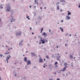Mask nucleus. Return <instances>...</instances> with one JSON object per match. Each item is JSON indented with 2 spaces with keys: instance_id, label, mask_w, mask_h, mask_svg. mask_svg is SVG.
<instances>
[{
  "instance_id": "1",
  "label": "nucleus",
  "mask_w": 80,
  "mask_h": 80,
  "mask_svg": "<svg viewBox=\"0 0 80 80\" xmlns=\"http://www.w3.org/2000/svg\"><path fill=\"white\" fill-rule=\"evenodd\" d=\"M6 11L8 12H10V10H11V8H10V6H9L8 5H7L6 7Z\"/></svg>"
},
{
  "instance_id": "2",
  "label": "nucleus",
  "mask_w": 80,
  "mask_h": 80,
  "mask_svg": "<svg viewBox=\"0 0 80 80\" xmlns=\"http://www.w3.org/2000/svg\"><path fill=\"white\" fill-rule=\"evenodd\" d=\"M16 36H17V35L20 36V35H21V31H20L19 32H17L16 33Z\"/></svg>"
},
{
  "instance_id": "3",
  "label": "nucleus",
  "mask_w": 80,
  "mask_h": 80,
  "mask_svg": "<svg viewBox=\"0 0 80 80\" xmlns=\"http://www.w3.org/2000/svg\"><path fill=\"white\" fill-rule=\"evenodd\" d=\"M42 36H44V37H47L48 35L46 33L44 32L42 34Z\"/></svg>"
},
{
  "instance_id": "4",
  "label": "nucleus",
  "mask_w": 80,
  "mask_h": 80,
  "mask_svg": "<svg viewBox=\"0 0 80 80\" xmlns=\"http://www.w3.org/2000/svg\"><path fill=\"white\" fill-rule=\"evenodd\" d=\"M44 40H45V39H44L41 38L40 41H41V42H42V43L43 44H44V43H45V41Z\"/></svg>"
},
{
  "instance_id": "5",
  "label": "nucleus",
  "mask_w": 80,
  "mask_h": 80,
  "mask_svg": "<svg viewBox=\"0 0 80 80\" xmlns=\"http://www.w3.org/2000/svg\"><path fill=\"white\" fill-rule=\"evenodd\" d=\"M27 62V64L28 65L31 64V62L30 60H28Z\"/></svg>"
},
{
  "instance_id": "6",
  "label": "nucleus",
  "mask_w": 80,
  "mask_h": 80,
  "mask_svg": "<svg viewBox=\"0 0 80 80\" xmlns=\"http://www.w3.org/2000/svg\"><path fill=\"white\" fill-rule=\"evenodd\" d=\"M39 63H42V62H43V59L41 58H40L39 59Z\"/></svg>"
},
{
  "instance_id": "7",
  "label": "nucleus",
  "mask_w": 80,
  "mask_h": 80,
  "mask_svg": "<svg viewBox=\"0 0 80 80\" xmlns=\"http://www.w3.org/2000/svg\"><path fill=\"white\" fill-rule=\"evenodd\" d=\"M66 20H70V17L69 16H68L66 17Z\"/></svg>"
},
{
  "instance_id": "8",
  "label": "nucleus",
  "mask_w": 80,
  "mask_h": 80,
  "mask_svg": "<svg viewBox=\"0 0 80 80\" xmlns=\"http://www.w3.org/2000/svg\"><path fill=\"white\" fill-rule=\"evenodd\" d=\"M31 54L33 56V57H37L36 56V55H35V53H33V52H31Z\"/></svg>"
},
{
  "instance_id": "9",
  "label": "nucleus",
  "mask_w": 80,
  "mask_h": 80,
  "mask_svg": "<svg viewBox=\"0 0 80 80\" xmlns=\"http://www.w3.org/2000/svg\"><path fill=\"white\" fill-rule=\"evenodd\" d=\"M66 68H67V67H65L64 68L63 70H62V72H64L65 70H66Z\"/></svg>"
},
{
  "instance_id": "10",
  "label": "nucleus",
  "mask_w": 80,
  "mask_h": 80,
  "mask_svg": "<svg viewBox=\"0 0 80 80\" xmlns=\"http://www.w3.org/2000/svg\"><path fill=\"white\" fill-rule=\"evenodd\" d=\"M60 2H62V3H65V1L64 0H60Z\"/></svg>"
},
{
  "instance_id": "11",
  "label": "nucleus",
  "mask_w": 80,
  "mask_h": 80,
  "mask_svg": "<svg viewBox=\"0 0 80 80\" xmlns=\"http://www.w3.org/2000/svg\"><path fill=\"white\" fill-rule=\"evenodd\" d=\"M64 66L67 67V68L68 67V66H67V63H64Z\"/></svg>"
},
{
  "instance_id": "12",
  "label": "nucleus",
  "mask_w": 80,
  "mask_h": 80,
  "mask_svg": "<svg viewBox=\"0 0 80 80\" xmlns=\"http://www.w3.org/2000/svg\"><path fill=\"white\" fill-rule=\"evenodd\" d=\"M24 60L25 62H27V58L26 57L24 58Z\"/></svg>"
},
{
  "instance_id": "13",
  "label": "nucleus",
  "mask_w": 80,
  "mask_h": 80,
  "mask_svg": "<svg viewBox=\"0 0 80 80\" xmlns=\"http://www.w3.org/2000/svg\"><path fill=\"white\" fill-rule=\"evenodd\" d=\"M43 28H42V29L41 30V31L40 33H42V32H43Z\"/></svg>"
},
{
  "instance_id": "14",
  "label": "nucleus",
  "mask_w": 80,
  "mask_h": 80,
  "mask_svg": "<svg viewBox=\"0 0 80 80\" xmlns=\"http://www.w3.org/2000/svg\"><path fill=\"white\" fill-rule=\"evenodd\" d=\"M58 64V62H56L54 63L55 65H57Z\"/></svg>"
},
{
  "instance_id": "15",
  "label": "nucleus",
  "mask_w": 80,
  "mask_h": 80,
  "mask_svg": "<svg viewBox=\"0 0 80 80\" xmlns=\"http://www.w3.org/2000/svg\"><path fill=\"white\" fill-rule=\"evenodd\" d=\"M68 15H71V12H70L69 11H68Z\"/></svg>"
},
{
  "instance_id": "16",
  "label": "nucleus",
  "mask_w": 80,
  "mask_h": 80,
  "mask_svg": "<svg viewBox=\"0 0 80 80\" xmlns=\"http://www.w3.org/2000/svg\"><path fill=\"white\" fill-rule=\"evenodd\" d=\"M57 10H59V9H60V8H59V6L58 5L57 7Z\"/></svg>"
},
{
  "instance_id": "17",
  "label": "nucleus",
  "mask_w": 80,
  "mask_h": 80,
  "mask_svg": "<svg viewBox=\"0 0 80 80\" xmlns=\"http://www.w3.org/2000/svg\"><path fill=\"white\" fill-rule=\"evenodd\" d=\"M70 57L71 58H73V56H72V55H70Z\"/></svg>"
},
{
  "instance_id": "18",
  "label": "nucleus",
  "mask_w": 80,
  "mask_h": 80,
  "mask_svg": "<svg viewBox=\"0 0 80 80\" xmlns=\"http://www.w3.org/2000/svg\"><path fill=\"white\" fill-rule=\"evenodd\" d=\"M46 58H49V57H48V55H46Z\"/></svg>"
},
{
  "instance_id": "19",
  "label": "nucleus",
  "mask_w": 80,
  "mask_h": 80,
  "mask_svg": "<svg viewBox=\"0 0 80 80\" xmlns=\"http://www.w3.org/2000/svg\"><path fill=\"white\" fill-rule=\"evenodd\" d=\"M59 3H60V2H56V5H59Z\"/></svg>"
},
{
  "instance_id": "20",
  "label": "nucleus",
  "mask_w": 80,
  "mask_h": 80,
  "mask_svg": "<svg viewBox=\"0 0 80 80\" xmlns=\"http://www.w3.org/2000/svg\"><path fill=\"white\" fill-rule=\"evenodd\" d=\"M57 60H59V61H60V59L59 58V57H58V58H57Z\"/></svg>"
},
{
  "instance_id": "21",
  "label": "nucleus",
  "mask_w": 80,
  "mask_h": 80,
  "mask_svg": "<svg viewBox=\"0 0 80 80\" xmlns=\"http://www.w3.org/2000/svg\"><path fill=\"white\" fill-rule=\"evenodd\" d=\"M0 8H2V9H3V7L0 6Z\"/></svg>"
},
{
  "instance_id": "22",
  "label": "nucleus",
  "mask_w": 80,
  "mask_h": 80,
  "mask_svg": "<svg viewBox=\"0 0 80 80\" xmlns=\"http://www.w3.org/2000/svg\"><path fill=\"white\" fill-rule=\"evenodd\" d=\"M9 58H10V57H7V59H8H8H9Z\"/></svg>"
},
{
  "instance_id": "23",
  "label": "nucleus",
  "mask_w": 80,
  "mask_h": 80,
  "mask_svg": "<svg viewBox=\"0 0 80 80\" xmlns=\"http://www.w3.org/2000/svg\"><path fill=\"white\" fill-rule=\"evenodd\" d=\"M61 31L62 32H63V29H61Z\"/></svg>"
},
{
  "instance_id": "24",
  "label": "nucleus",
  "mask_w": 80,
  "mask_h": 80,
  "mask_svg": "<svg viewBox=\"0 0 80 80\" xmlns=\"http://www.w3.org/2000/svg\"><path fill=\"white\" fill-rule=\"evenodd\" d=\"M68 53H67V52H65V54H66V55H67V54H68Z\"/></svg>"
},
{
  "instance_id": "25",
  "label": "nucleus",
  "mask_w": 80,
  "mask_h": 80,
  "mask_svg": "<svg viewBox=\"0 0 80 80\" xmlns=\"http://www.w3.org/2000/svg\"><path fill=\"white\" fill-rule=\"evenodd\" d=\"M12 21H13V22H14V21H15V19H12Z\"/></svg>"
},
{
  "instance_id": "26",
  "label": "nucleus",
  "mask_w": 80,
  "mask_h": 80,
  "mask_svg": "<svg viewBox=\"0 0 80 80\" xmlns=\"http://www.w3.org/2000/svg\"><path fill=\"white\" fill-rule=\"evenodd\" d=\"M6 61H7V63H8V59H6Z\"/></svg>"
},
{
  "instance_id": "27",
  "label": "nucleus",
  "mask_w": 80,
  "mask_h": 80,
  "mask_svg": "<svg viewBox=\"0 0 80 80\" xmlns=\"http://www.w3.org/2000/svg\"><path fill=\"white\" fill-rule=\"evenodd\" d=\"M60 10H61V12H63V10H62V9H61Z\"/></svg>"
},
{
  "instance_id": "28",
  "label": "nucleus",
  "mask_w": 80,
  "mask_h": 80,
  "mask_svg": "<svg viewBox=\"0 0 80 80\" xmlns=\"http://www.w3.org/2000/svg\"><path fill=\"white\" fill-rule=\"evenodd\" d=\"M23 40H22L20 42L21 43H22V42H23Z\"/></svg>"
},
{
  "instance_id": "29",
  "label": "nucleus",
  "mask_w": 80,
  "mask_h": 80,
  "mask_svg": "<svg viewBox=\"0 0 80 80\" xmlns=\"http://www.w3.org/2000/svg\"><path fill=\"white\" fill-rule=\"evenodd\" d=\"M0 56H1V57H2L3 56V55H2V54H1L0 55Z\"/></svg>"
},
{
  "instance_id": "30",
  "label": "nucleus",
  "mask_w": 80,
  "mask_h": 80,
  "mask_svg": "<svg viewBox=\"0 0 80 80\" xmlns=\"http://www.w3.org/2000/svg\"><path fill=\"white\" fill-rule=\"evenodd\" d=\"M61 22H63V20H62L61 21Z\"/></svg>"
},
{
  "instance_id": "31",
  "label": "nucleus",
  "mask_w": 80,
  "mask_h": 80,
  "mask_svg": "<svg viewBox=\"0 0 80 80\" xmlns=\"http://www.w3.org/2000/svg\"><path fill=\"white\" fill-rule=\"evenodd\" d=\"M49 32H51V30L50 29H49Z\"/></svg>"
},
{
  "instance_id": "32",
  "label": "nucleus",
  "mask_w": 80,
  "mask_h": 80,
  "mask_svg": "<svg viewBox=\"0 0 80 80\" xmlns=\"http://www.w3.org/2000/svg\"><path fill=\"white\" fill-rule=\"evenodd\" d=\"M27 18H29V16H28L27 17Z\"/></svg>"
},
{
  "instance_id": "33",
  "label": "nucleus",
  "mask_w": 80,
  "mask_h": 80,
  "mask_svg": "<svg viewBox=\"0 0 80 80\" xmlns=\"http://www.w3.org/2000/svg\"><path fill=\"white\" fill-rule=\"evenodd\" d=\"M1 21H2V20L1 19V18H0V22H1Z\"/></svg>"
},
{
  "instance_id": "34",
  "label": "nucleus",
  "mask_w": 80,
  "mask_h": 80,
  "mask_svg": "<svg viewBox=\"0 0 80 80\" xmlns=\"http://www.w3.org/2000/svg\"><path fill=\"white\" fill-rule=\"evenodd\" d=\"M65 46L66 47V46H67V44H65Z\"/></svg>"
},
{
  "instance_id": "35",
  "label": "nucleus",
  "mask_w": 80,
  "mask_h": 80,
  "mask_svg": "<svg viewBox=\"0 0 80 80\" xmlns=\"http://www.w3.org/2000/svg\"><path fill=\"white\" fill-rule=\"evenodd\" d=\"M40 9H41V10H42V7L40 8Z\"/></svg>"
},
{
  "instance_id": "36",
  "label": "nucleus",
  "mask_w": 80,
  "mask_h": 80,
  "mask_svg": "<svg viewBox=\"0 0 80 80\" xmlns=\"http://www.w3.org/2000/svg\"><path fill=\"white\" fill-rule=\"evenodd\" d=\"M60 29H61V30H62V28H60Z\"/></svg>"
},
{
  "instance_id": "37",
  "label": "nucleus",
  "mask_w": 80,
  "mask_h": 80,
  "mask_svg": "<svg viewBox=\"0 0 80 80\" xmlns=\"http://www.w3.org/2000/svg\"><path fill=\"white\" fill-rule=\"evenodd\" d=\"M49 80H53V79H50Z\"/></svg>"
},
{
  "instance_id": "38",
  "label": "nucleus",
  "mask_w": 80,
  "mask_h": 80,
  "mask_svg": "<svg viewBox=\"0 0 80 80\" xmlns=\"http://www.w3.org/2000/svg\"><path fill=\"white\" fill-rule=\"evenodd\" d=\"M14 76H17V74H14Z\"/></svg>"
},
{
  "instance_id": "39",
  "label": "nucleus",
  "mask_w": 80,
  "mask_h": 80,
  "mask_svg": "<svg viewBox=\"0 0 80 80\" xmlns=\"http://www.w3.org/2000/svg\"><path fill=\"white\" fill-rule=\"evenodd\" d=\"M29 7H30V8H31L32 7V6H29Z\"/></svg>"
},
{
  "instance_id": "40",
  "label": "nucleus",
  "mask_w": 80,
  "mask_h": 80,
  "mask_svg": "<svg viewBox=\"0 0 80 80\" xmlns=\"http://www.w3.org/2000/svg\"><path fill=\"white\" fill-rule=\"evenodd\" d=\"M56 67H58V66L57 65L56 66Z\"/></svg>"
},
{
  "instance_id": "41",
  "label": "nucleus",
  "mask_w": 80,
  "mask_h": 80,
  "mask_svg": "<svg viewBox=\"0 0 80 80\" xmlns=\"http://www.w3.org/2000/svg\"><path fill=\"white\" fill-rule=\"evenodd\" d=\"M43 68H45V66H43Z\"/></svg>"
},
{
  "instance_id": "42",
  "label": "nucleus",
  "mask_w": 80,
  "mask_h": 80,
  "mask_svg": "<svg viewBox=\"0 0 80 80\" xmlns=\"http://www.w3.org/2000/svg\"><path fill=\"white\" fill-rule=\"evenodd\" d=\"M78 8H80V5H79Z\"/></svg>"
},
{
  "instance_id": "43",
  "label": "nucleus",
  "mask_w": 80,
  "mask_h": 80,
  "mask_svg": "<svg viewBox=\"0 0 80 80\" xmlns=\"http://www.w3.org/2000/svg\"><path fill=\"white\" fill-rule=\"evenodd\" d=\"M32 35H33V34H34V33H33V32H32Z\"/></svg>"
},
{
  "instance_id": "44",
  "label": "nucleus",
  "mask_w": 80,
  "mask_h": 80,
  "mask_svg": "<svg viewBox=\"0 0 80 80\" xmlns=\"http://www.w3.org/2000/svg\"><path fill=\"white\" fill-rule=\"evenodd\" d=\"M69 36H70V37H71V36H72V35H71V34H70Z\"/></svg>"
},
{
  "instance_id": "45",
  "label": "nucleus",
  "mask_w": 80,
  "mask_h": 80,
  "mask_svg": "<svg viewBox=\"0 0 80 80\" xmlns=\"http://www.w3.org/2000/svg\"><path fill=\"white\" fill-rule=\"evenodd\" d=\"M30 18H28V20H30Z\"/></svg>"
},
{
  "instance_id": "46",
  "label": "nucleus",
  "mask_w": 80,
  "mask_h": 80,
  "mask_svg": "<svg viewBox=\"0 0 80 80\" xmlns=\"http://www.w3.org/2000/svg\"><path fill=\"white\" fill-rule=\"evenodd\" d=\"M10 49L9 48H8V50H10Z\"/></svg>"
},
{
  "instance_id": "47",
  "label": "nucleus",
  "mask_w": 80,
  "mask_h": 80,
  "mask_svg": "<svg viewBox=\"0 0 80 80\" xmlns=\"http://www.w3.org/2000/svg\"><path fill=\"white\" fill-rule=\"evenodd\" d=\"M46 42H48V40H46Z\"/></svg>"
},
{
  "instance_id": "48",
  "label": "nucleus",
  "mask_w": 80,
  "mask_h": 80,
  "mask_svg": "<svg viewBox=\"0 0 80 80\" xmlns=\"http://www.w3.org/2000/svg\"><path fill=\"white\" fill-rule=\"evenodd\" d=\"M44 61H45V60H46L45 59H44Z\"/></svg>"
},
{
  "instance_id": "49",
  "label": "nucleus",
  "mask_w": 80,
  "mask_h": 80,
  "mask_svg": "<svg viewBox=\"0 0 80 80\" xmlns=\"http://www.w3.org/2000/svg\"><path fill=\"white\" fill-rule=\"evenodd\" d=\"M57 73V72H55V73H54V74H56Z\"/></svg>"
},
{
  "instance_id": "50",
  "label": "nucleus",
  "mask_w": 80,
  "mask_h": 80,
  "mask_svg": "<svg viewBox=\"0 0 80 80\" xmlns=\"http://www.w3.org/2000/svg\"><path fill=\"white\" fill-rule=\"evenodd\" d=\"M60 80V79L58 78V79H57V80Z\"/></svg>"
},
{
  "instance_id": "51",
  "label": "nucleus",
  "mask_w": 80,
  "mask_h": 80,
  "mask_svg": "<svg viewBox=\"0 0 80 80\" xmlns=\"http://www.w3.org/2000/svg\"><path fill=\"white\" fill-rule=\"evenodd\" d=\"M58 73H61V72L60 71V72H58Z\"/></svg>"
},
{
  "instance_id": "52",
  "label": "nucleus",
  "mask_w": 80,
  "mask_h": 80,
  "mask_svg": "<svg viewBox=\"0 0 80 80\" xmlns=\"http://www.w3.org/2000/svg\"><path fill=\"white\" fill-rule=\"evenodd\" d=\"M30 30H31V29H32V28H30Z\"/></svg>"
},
{
  "instance_id": "53",
  "label": "nucleus",
  "mask_w": 80,
  "mask_h": 80,
  "mask_svg": "<svg viewBox=\"0 0 80 80\" xmlns=\"http://www.w3.org/2000/svg\"><path fill=\"white\" fill-rule=\"evenodd\" d=\"M26 53H28V51H27L26 52Z\"/></svg>"
},
{
  "instance_id": "54",
  "label": "nucleus",
  "mask_w": 80,
  "mask_h": 80,
  "mask_svg": "<svg viewBox=\"0 0 80 80\" xmlns=\"http://www.w3.org/2000/svg\"><path fill=\"white\" fill-rule=\"evenodd\" d=\"M46 7H45L44 8V9H46Z\"/></svg>"
},
{
  "instance_id": "55",
  "label": "nucleus",
  "mask_w": 80,
  "mask_h": 80,
  "mask_svg": "<svg viewBox=\"0 0 80 80\" xmlns=\"http://www.w3.org/2000/svg\"><path fill=\"white\" fill-rule=\"evenodd\" d=\"M8 47V46H6V47Z\"/></svg>"
},
{
  "instance_id": "56",
  "label": "nucleus",
  "mask_w": 80,
  "mask_h": 80,
  "mask_svg": "<svg viewBox=\"0 0 80 80\" xmlns=\"http://www.w3.org/2000/svg\"><path fill=\"white\" fill-rule=\"evenodd\" d=\"M7 53L6 52L4 54H7Z\"/></svg>"
},
{
  "instance_id": "57",
  "label": "nucleus",
  "mask_w": 80,
  "mask_h": 80,
  "mask_svg": "<svg viewBox=\"0 0 80 80\" xmlns=\"http://www.w3.org/2000/svg\"><path fill=\"white\" fill-rule=\"evenodd\" d=\"M37 4H38V3L37 2Z\"/></svg>"
},
{
  "instance_id": "58",
  "label": "nucleus",
  "mask_w": 80,
  "mask_h": 80,
  "mask_svg": "<svg viewBox=\"0 0 80 80\" xmlns=\"http://www.w3.org/2000/svg\"><path fill=\"white\" fill-rule=\"evenodd\" d=\"M57 48H58V46H57Z\"/></svg>"
},
{
  "instance_id": "59",
  "label": "nucleus",
  "mask_w": 80,
  "mask_h": 80,
  "mask_svg": "<svg viewBox=\"0 0 80 80\" xmlns=\"http://www.w3.org/2000/svg\"><path fill=\"white\" fill-rule=\"evenodd\" d=\"M60 71H63V70H60Z\"/></svg>"
},
{
  "instance_id": "60",
  "label": "nucleus",
  "mask_w": 80,
  "mask_h": 80,
  "mask_svg": "<svg viewBox=\"0 0 80 80\" xmlns=\"http://www.w3.org/2000/svg\"><path fill=\"white\" fill-rule=\"evenodd\" d=\"M10 22H12V21H11Z\"/></svg>"
},
{
  "instance_id": "61",
  "label": "nucleus",
  "mask_w": 80,
  "mask_h": 80,
  "mask_svg": "<svg viewBox=\"0 0 80 80\" xmlns=\"http://www.w3.org/2000/svg\"><path fill=\"white\" fill-rule=\"evenodd\" d=\"M0 80H1V78L0 77Z\"/></svg>"
},
{
  "instance_id": "62",
  "label": "nucleus",
  "mask_w": 80,
  "mask_h": 80,
  "mask_svg": "<svg viewBox=\"0 0 80 80\" xmlns=\"http://www.w3.org/2000/svg\"><path fill=\"white\" fill-rule=\"evenodd\" d=\"M10 49H12V48H10Z\"/></svg>"
},
{
  "instance_id": "63",
  "label": "nucleus",
  "mask_w": 80,
  "mask_h": 80,
  "mask_svg": "<svg viewBox=\"0 0 80 80\" xmlns=\"http://www.w3.org/2000/svg\"><path fill=\"white\" fill-rule=\"evenodd\" d=\"M34 2H36V0H35Z\"/></svg>"
},
{
  "instance_id": "64",
  "label": "nucleus",
  "mask_w": 80,
  "mask_h": 80,
  "mask_svg": "<svg viewBox=\"0 0 80 80\" xmlns=\"http://www.w3.org/2000/svg\"><path fill=\"white\" fill-rule=\"evenodd\" d=\"M58 55H59V54L58 53Z\"/></svg>"
}]
</instances>
